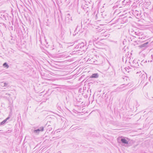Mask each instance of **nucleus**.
I'll list each match as a JSON object with an SVG mask.
<instances>
[{
    "label": "nucleus",
    "mask_w": 153,
    "mask_h": 153,
    "mask_svg": "<svg viewBox=\"0 0 153 153\" xmlns=\"http://www.w3.org/2000/svg\"><path fill=\"white\" fill-rule=\"evenodd\" d=\"M118 143L123 146L129 147L130 146L129 143V139L127 137L123 136L119 137L117 138Z\"/></svg>",
    "instance_id": "1"
},
{
    "label": "nucleus",
    "mask_w": 153,
    "mask_h": 153,
    "mask_svg": "<svg viewBox=\"0 0 153 153\" xmlns=\"http://www.w3.org/2000/svg\"><path fill=\"white\" fill-rule=\"evenodd\" d=\"M132 13L137 18L139 19L142 16L140 10L139 11L135 10H132Z\"/></svg>",
    "instance_id": "2"
},
{
    "label": "nucleus",
    "mask_w": 153,
    "mask_h": 153,
    "mask_svg": "<svg viewBox=\"0 0 153 153\" xmlns=\"http://www.w3.org/2000/svg\"><path fill=\"white\" fill-rule=\"evenodd\" d=\"M44 127L43 126H41L39 127L38 128L36 129H35L33 130V132L37 134H38L40 131L42 132L44 131Z\"/></svg>",
    "instance_id": "3"
},
{
    "label": "nucleus",
    "mask_w": 153,
    "mask_h": 153,
    "mask_svg": "<svg viewBox=\"0 0 153 153\" xmlns=\"http://www.w3.org/2000/svg\"><path fill=\"white\" fill-rule=\"evenodd\" d=\"M103 45V44L99 41L95 42V46L98 48L100 49L102 48V46Z\"/></svg>",
    "instance_id": "4"
},
{
    "label": "nucleus",
    "mask_w": 153,
    "mask_h": 153,
    "mask_svg": "<svg viewBox=\"0 0 153 153\" xmlns=\"http://www.w3.org/2000/svg\"><path fill=\"white\" fill-rule=\"evenodd\" d=\"M149 43L148 42H146L141 44L139 47L140 48L142 49V50H144L148 47Z\"/></svg>",
    "instance_id": "5"
},
{
    "label": "nucleus",
    "mask_w": 153,
    "mask_h": 153,
    "mask_svg": "<svg viewBox=\"0 0 153 153\" xmlns=\"http://www.w3.org/2000/svg\"><path fill=\"white\" fill-rule=\"evenodd\" d=\"M140 76L141 79L142 81L146 80L147 79V75L146 73L140 74Z\"/></svg>",
    "instance_id": "6"
},
{
    "label": "nucleus",
    "mask_w": 153,
    "mask_h": 153,
    "mask_svg": "<svg viewBox=\"0 0 153 153\" xmlns=\"http://www.w3.org/2000/svg\"><path fill=\"white\" fill-rule=\"evenodd\" d=\"M85 45L83 42H81V43H79L75 47V48L77 49H82L84 47Z\"/></svg>",
    "instance_id": "7"
},
{
    "label": "nucleus",
    "mask_w": 153,
    "mask_h": 153,
    "mask_svg": "<svg viewBox=\"0 0 153 153\" xmlns=\"http://www.w3.org/2000/svg\"><path fill=\"white\" fill-rule=\"evenodd\" d=\"M135 30L133 29H131L129 30V32L131 36L134 37H136V36H135Z\"/></svg>",
    "instance_id": "8"
},
{
    "label": "nucleus",
    "mask_w": 153,
    "mask_h": 153,
    "mask_svg": "<svg viewBox=\"0 0 153 153\" xmlns=\"http://www.w3.org/2000/svg\"><path fill=\"white\" fill-rule=\"evenodd\" d=\"M131 18L130 16H125L123 18V21L125 22H126L128 21V19Z\"/></svg>",
    "instance_id": "9"
},
{
    "label": "nucleus",
    "mask_w": 153,
    "mask_h": 153,
    "mask_svg": "<svg viewBox=\"0 0 153 153\" xmlns=\"http://www.w3.org/2000/svg\"><path fill=\"white\" fill-rule=\"evenodd\" d=\"M99 75L97 73L93 74L90 77V78H97L99 77Z\"/></svg>",
    "instance_id": "10"
},
{
    "label": "nucleus",
    "mask_w": 153,
    "mask_h": 153,
    "mask_svg": "<svg viewBox=\"0 0 153 153\" xmlns=\"http://www.w3.org/2000/svg\"><path fill=\"white\" fill-rule=\"evenodd\" d=\"M143 35V33L141 31V30H138V34L137 36H142Z\"/></svg>",
    "instance_id": "11"
},
{
    "label": "nucleus",
    "mask_w": 153,
    "mask_h": 153,
    "mask_svg": "<svg viewBox=\"0 0 153 153\" xmlns=\"http://www.w3.org/2000/svg\"><path fill=\"white\" fill-rule=\"evenodd\" d=\"M92 44H93L95 46V42L93 41V40H90L89 42V45L88 46L90 45H91Z\"/></svg>",
    "instance_id": "12"
},
{
    "label": "nucleus",
    "mask_w": 153,
    "mask_h": 153,
    "mask_svg": "<svg viewBox=\"0 0 153 153\" xmlns=\"http://www.w3.org/2000/svg\"><path fill=\"white\" fill-rule=\"evenodd\" d=\"M99 39V38L98 37H95L94 36H93L92 38V40L94 42H95L98 41L97 40Z\"/></svg>",
    "instance_id": "13"
},
{
    "label": "nucleus",
    "mask_w": 153,
    "mask_h": 153,
    "mask_svg": "<svg viewBox=\"0 0 153 153\" xmlns=\"http://www.w3.org/2000/svg\"><path fill=\"white\" fill-rule=\"evenodd\" d=\"M86 6H82V7L83 9V10H84L85 11H88V10H87V8H88V7H87L88 6V5L85 4Z\"/></svg>",
    "instance_id": "14"
},
{
    "label": "nucleus",
    "mask_w": 153,
    "mask_h": 153,
    "mask_svg": "<svg viewBox=\"0 0 153 153\" xmlns=\"http://www.w3.org/2000/svg\"><path fill=\"white\" fill-rule=\"evenodd\" d=\"M3 66L4 67V68H8L9 67V65L6 62L3 63Z\"/></svg>",
    "instance_id": "15"
},
{
    "label": "nucleus",
    "mask_w": 153,
    "mask_h": 153,
    "mask_svg": "<svg viewBox=\"0 0 153 153\" xmlns=\"http://www.w3.org/2000/svg\"><path fill=\"white\" fill-rule=\"evenodd\" d=\"M89 19H85L84 20V24H85L86 25H88L89 23V22H88Z\"/></svg>",
    "instance_id": "16"
},
{
    "label": "nucleus",
    "mask_w": 153,
    "mask_h": 153,
    "mask_svg": "<svg viewBox=\"0 0 153 153\" xmlns=\"http://www.w3.org/2000/svg\"><path fill=\"white\" fill-rule=\"evenodd\" d=\"M3 84L4 85L3 86V87H5L7 88L9 86L8 83L6 82L4 83Z\"/></svg>",
    "instance_id": "17"
},
{
    "label": "nucleus",
    "mask_w": 153,
    "mask_h": 153,
    "mask_svg": "<svg viewBox=\"0 0 153 153\" xmlns=\"http://www.w3.org/2000/svg\"><path fill=\"white\" fill-rule=\"evenodd\" d=\"M5 123H5V122L4 121H3L2 122L0 123V126L4 125Z\"/></svg>",
    "instance_id": "18"
},
{
    "label": "nucleus",
    "mask_w": 153,
    "mask_h": 153,
    "mask_svg": "<svg viewBox=\"0 0 153 153\" xmlns=\"http://www.w3.org/2000/svg\"><path fill=\"white\" fill-rule=\"evenodd\" d=\"M138 29H135V36H137L138 34Z\"/></svg>",
    "instance_id": "19"
},
{
    "label": "nucleus",
    "mask_w": 153,
    "mask_h": 153,
    "mask_svg": "<svg viewBox=\"0 0 153 153\" xmlns=\"http://www.w3.org/2000/svg\"><path fill=\"white\" fill-rule=\"evenodd\" d=\"M59 47L61 48V50H62V48H63V46L62 45L60 44H59Z\"/></svg>",
    "instance_id": "20"
},
{
    "label": "nucleus",
    "mask_w": 153,
    "mask_h": 153,
    "mask_svg": "<svg viewBox=\"0 0 153 153\" xmlns=\"http://www.w3.org/2000/svg\"><path fill=\"white\" fill-rule=\"evenodd\" d=\"M147 61H148L147 60H142V61L141 62V64H143V63H147Z\"/></svg>",
    "instance_id": "21"
},
{
    "label": "nucleus",
    "mask_w": 153,
    "mask_h": 153,
    "mask_svg": "<svg viewBox=\"0 0 153 153\" xmlns=\"http://www.w3.org/2000/svg\"><path fill=\"white\" fill-rule=\"evenodd\" d=\"M3 82H2L1 84V86H2L3 87V86L4 85V84H3Z\"/></svg>",
    "instance_id": "22"
},
{
    "label": "nucleus",
    "mask_w": 153,
    "mask_h": 153,
    "mask_svg": "<svg viewBox=\"0 0 153 153\" xmlns=\"http://www.w3.org/2000/svg\"><path fill=\"white\" fill-rule=\"evenodd\" d=\"M10 118V117H7L6 119L7 120H9Z\"/></svg>",
    "instance_id": "23"
},
{
    "label": "nucleus",
    "mask_w": 153,
    "mask_h": 153,
    "mask_svg": "<svg viewBox=\"0 0 153 153\" xmlns=\"http://www.w3.org/2000/svg\"><path fill=\"white\" fill-rule=\"evenodd\" d=\"M10 118V117H7L6 119L7 120H9Z\"/></svg>",
    "instance_id": "24"
},
{
    "label": "nucleus",
    "mask_w": 153,
    "mask_h": 153,
    "mask_svg": "<svg viewBox=\"0 0 153 153\" xmlns=\"http://www.w3.org/2000/svg\"><path fill=\"white\" fill-rule=\"evenodd\" d=\"M3 121L5 122V123H6V122L7 121V120L6 119L3 120Z\"/></svg>",
    "instance_id": "25"
},
{
    "label": "nucleus",
    "mask_w": 153,
    "mask_h": 153,
    "mask_svg": "<svg viewBox=\"0 0 153 153\" xmlns=\"http://www.w3.org/2000/svg\"><path fill=\"white\" fill-rule=\"evenodd\" d=\"M96 19H97V14H96Z\"/></svg>",
    "instance_id": "26"
},
{
    "label": "nucleus",
    "mask_w": 153,
    "mask_h": 153,
    "mask_svg": "<svg viewBox=\"0 0 153 153\" xmlns=\"http://www.w3.org/2000/svg\"><path fill=\"white\" fill-rule=\"evenodd\" d=\"M151 56H152V59H153V56L152 55Z\"/></svg>",
    "instance_id": "27"
},
{
    "label": "nucleus",
    "mask_w": 153,
    "mask_h": 153,
    "mask_svg": "<svg viewBox=\"0 0 153 153\" xmlns=\"http://www.w3.org/2000/svg\"><path fill=\"white\" fill-rule=\"evenodd\" d=\"M70 16V14H68L67 15V16Z\"/></svg>",
    "instance_id": "28"
},
{
    "label": "nucleus",
    "mask_w": 153,
    "mask_h": 153,
    "mask_svg": "<svg viewBox=\"0 0 153 153\" xmlns=\"http://www.w3.org/2000/svg\"><path fill=\"white\" fill-rule=\"evenodd\" d=\"M139 39H142V37H139Z\"/></svg>",
    "instance_id": "29"
},
{
    "label": "nucleus",
    "mask_w": 153,
    "mask_h": 153,
    "mask_svg": "<svg viewBox=\"0 0 153 153\" xmlns=\"http://www.w3.org/2000/svg\"><path fill=\"white\" fill-rule=\"evenodd\" d=\"M59 53H62L61 52H60L59 51Z\"/></svg>",
    "instance_id": "30"
},
{
    "label": "nucleus",
    "mask_w": 153,
    "mask_h": 153,
    "mask_svg": "<svg viewBox=\"0 0 153 153\" xmlns=\"http://www.w3.org/2000/svg\"><path fill=\"white\" fill-rule=\"evenodd\" d=\"M137 145H135L134 147H135L136 146H137Z\"/></svg>",
    "instance_id": "31"
},
{
    "label": "nucleus",
    "mask_w": 153,
    "mask_h": 153,
    "mask_svg": "<svg viewBox=\"0 0 153 153\" xmlns=\"http://www.w3.org/2000/svg\"><path fill=\"white\" fill-rule=\"evenodd\" d=\"M138 73H139V72H137V74H138Z\"/></svg>",
    "instance_id": "32"
},
{
    "label": "nucleus",
    "mask_w": 153,
    "mask_h": 153,
    "mask_svg": "<svg viewBox=\"0 0 153 153\" xmlns=\"http://www.w3.org/2000/svg\"><path fill=\"white\" fill-rule=\"evenodd\" d=\"M70 32L71 33V30H70Z\"/></svg>",
    "instance_id": "33"
}]
</instances>
